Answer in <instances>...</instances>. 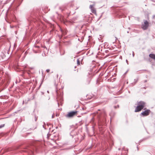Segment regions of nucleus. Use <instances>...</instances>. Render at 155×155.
<instances>
[{
    "mask_svg": "<svg viewBox=\"0 0 155 155\" xmlns=\"http://www.w3.org/2000/svg\"><path fill=\"white\" fill-rule=\"evenodd\" d=\"M145 103L143 101H140L137 103V106L136 107L135 112H136L140 111L145 107Z\"/></svg>",
    "mask_w": 155,
    "mask_h": 155,
    "instance_id": "1",
    "label": "nucleus"
},
{
    "mask_svg": "<svg viewBox=\"0 0 155 155\" xmlns=\"http://www.w3.org/2000/svg\"><path fill=\"white\" fill-rule=\"evenodd\" d=\"M77 111H72L68 113L65 115V117L67 118H71L76 115L77 113Z\"/></svg>",
    "mask_w": 155,
    "mask_h": 155,
    "instance_id": "2",
    "label": "nucleus"
},
{
    "mask_svg": "<svg viewBox=\"0 0 155 155\" xmlns=\"http://www.w3.org/2000/svg\"><path fill=\"white\" fill-rule=\"evenodd\" d=\"M149 26V23L147 20H144L143 24L142 25V28L144 30H147Z\"/></svg>",
    "mask_w": 155,
    "mask_h": 155,
    "instance_id": "3",
    "label": "nucleus"
},
{
    "mask_svg": "<svg viewBox=\"0 0 155 155\" xmlns=\"http://www.w3.org/2000/svg\"><path fill=\"white\" fill-rule=\"evenodd\" d=\"M93 3L94 4L93 5H90L89 6V8L91 9L92 12L97 15L96 10L94 7V6L95 5V3L94 2Z\"/></svg>",
    "mask_w": 155,
    "mask_h": 155,
    "instance_id": "4",
    "label": "nucleus"
},
{
    "mask_svg": "<svg viewBox=\"0 0 155 155\" xmlns=\"http://www.w3.org/2000/svg\"><path fill=\"white\" fill-rule=\"evenodd\" d=\"M150 112V110H147L141 113V114L143 116H147L149 114Z\"/></svg>",
    "mask_w": 155,
    "mask_h": 155,
    "instance_id": "5",
    "label": "nucleus"
},
{
    "mask_svg": "<svg viewBox=\"0 0 155 155\" xmlns=\"http://www.w3.org/2000/svg\"><path fill=\"white\" fill-rule=\"evenodd\" d=\"M107 57H108V58H110L111 57L112 58H115L117 56H116V55H114V54L111 53H110V54H107Z\"/></svg>",
    "mask_w": 155,
    "mask_h": 155,
    "instance_id": "6",
    "label": "nucleus"
},
{
    "mask_svg": "<svg viewBox=\"0 0 155 155\" xmlns=\"http://www.w3.org/2000/svg\"><path fill=\"white\" fill-rule=\"evenodd\" d=\"M149 56L150 58H155V54H150L149 55Z\"/></svg>",
    "mask_w": 155,
    "mask_h": 155,
    "instance_id": "7",
    "label": "nucleus"
},
{
    "mask_svg": "<svg viewBox=\"0 0 155 155\" xmlns=\"http://www.w3.org/2000/svg\"><path fill=\"white\" fill-rule=\"evenodd\" d=\"M57 101H58V100L60 99V101H61V102L62 101V100H63L62 98L61 97H60V98H59V97H57Z\"/></svg>",
    "mask_w": 155,
    "mask_h": 155,
    "instance_id": "8",
    "label": "nucleus"
},
{
    "mask_svg": "<svg viewBox=\"0 0 155 155\" xmlns=\"http://www.w3.org/2000/svg\"><path fill=\"white\" fill-rule=\"evenodd\" d=\"M77 63L78 65H79L80 64V61L79 60V59H77Z\"/></svg>",
    "mask_w": 155,
    "mask_h": 155,
    "instance_id": "9",
    "label": "nucleus"
},
{
    "mask_svg": "<svg viewBox=\"0 0 155 155\" xmlns=\"http://www.w3.org/2000/svg\"><path fill=\"white\" fill-rule=\"evenodd\" d=\"M4 126V124H2L0 125V129Z\"/></svg>",
    "mask_w": 155,
    "mask_h": 155,
    "instance_id": "10",
    "label": "nucleus"
},
{
    "mask_svg": "<svg viewBox=\"0 0 155 155\" xmlns=\"http://www.w3.org/2000/svg\"><path fill=\"white\" fill-rule=\"evenodd\" d=\"M46 71L47 72H49L50 71V70L49 69H47Z\"/></svg>",
    "mask_w": 155,
    "mask_h": 155,
    "instance_id": "11",
    "label": "nucleus"
},
{
    "mask_svg": "<svg viewBox=\"0 0 155 155\" xmlns=\"http://www.w3.org/2000/svg\"><path fill=\"white\" fill-rule=\"evenodd\" d=\"M134 52L133 51H132V56H133V57H134Z\"/></svg>",
    "mask_w": 155,
    "mask_h": 155,
    "instance_id": "12",
    "label": "nucleus"
},
{
    "mask_svg": "<svg viewBox=\"0 0 155 155\" xmlns=\"http://www.w3.org/2000/svg\"><path fill=\"white\" fill-rule=\"evenodd\" d=\"M153 19H155V15H153Z\"/></svg>",
    "mask_w": 155,
    "mask_h": 155,
    "instance_id": "13",
    "label": "nucleus"
},
{
    "mask_svg": "<svg viewBox=\"0 0 155 155\" xmlns=\"http://www.w3.org/2000/svg\"><path fill=\"white\" fill-rule=\"evenodd\" d=\"M37 118L36 117H35V121H36V120H37Z\"/></svg>",
    "mask_w": 155,
    "mask_h": 155,
    "instance_id": "14",
    "label": "nucleus"
},
{
    "mask_svg": "<svg viewBox=\"0 0 155 155\" xmlns=\"http://www.w3.org/2000/svg\"><path fill=\"white\" fill-rule=\"evenodd\" d=\"M71 134V133H70V135H71V136H72V137H73V135H72Z\"/></svg>",
    "mask_w": 155,
    "mask_h": 155,
    "instance_id": "15",
    "label": "nucleus"
},
{
    "mask_svg": "<svg viewBox=\"0 0 155 155\" xmlns=\"http://www.w3.org/2000/svg\"><path fill=\"white\" fill-rule=\"evenodd\" d=\"M54 115H52V118H54Z\"/></svg>",
    "mask_w": 155,
    "mask_h": 155,
    "instance_id": "16",
    "label": "nucleus"
},
{
    "mask_svg": "<svg viewBox=\"0 0 155 155\" xmlns=\"http://www.w3.org/2000/svg\"><path fill=\"white\" fill-rule=\"evenodd\" d=\"M30 68L31 69H33L34 68L33 67H31V68Z\"/></svg>",
    "mask_w": 155,
    "mask_h": 155,
    "instance_id": "17",
    "label": "nucleus"
},
{
    "mask_svg": "<svg viewBox=\"0 0 155 155\" xmlns=\"http://www.w3.org/2000/svg\"><path fill=\"white\" fill-rule=\"evenodd\" d=\"M70 13H69L68 14V16H69V15H70Z\"/></svg>",
    "mask_w": 155,
    "mask_h": 155,
    "instance_id": "18",
    "label": "nucleus"
},
{
    "mask_svg": "<svg viewBox=\"0 0 155 155\" xmlns=\"http://www.w3.org/2000/svg\"><path fill=\"white\" fill-rule=\"evenodd\" d=\"M119 58H122V57L121 56H120L119 57Z\"/></svg>",
    "mask_w": 155,
    "mask_h": 155,
    "instance_id": "19",
    "label": "nucleus"
},
{
    "mask_svg": "<svg viewBox=\"0 0 155 155\" xmlns=\"http://www.w3.org/2000/svg\"><path fill=\"white\" fill-rule=\"evenodd\" d=\"M58 105L59 106V103L58 102Z\"/></svg>",
    "mask_w": 155,
    "mask_h": 155,
    "instance_id": "20",
    "label": "nucleus"
},
{
    "mask_svg": "<svg viewBox=\"0 0 155 155\" xmlns=\"http://www.w3.org/2000/svg\"><path fill=\"white\" fill-rule=\"evenodd\" d=\"M31 153H32V152H33V151H32V150H31Z\"/></svg>",
    "mask_w": 155,
    "mask_h": 155,
    "instance_id": "21",
    "label": "nucleus"
},
{
    "mask_svg": "<svg viewBox=\"0 0 155 155\" xmlns=\"http://www.w3.org/2000/svg\"><path fill=\"white\" fill-rule=\"evenodd\" d=\"M43 127H44V128L45 129V127H44V125H43Z\"/></svg>",
    "mask_w": 155,
    "mask_h": 155,
    "instance_id": "22",
    "label": "nucleus"
},
{
    "mask_svg": "<svg viewBox=\"0 0 155 155\" xmlns=\"http://www.w3.org/2000/svg\"><path fill=\"white\" fill-rule=\"evenodd\" d=\"M108 52H109V51H108V50H107V54L108 53Z\"/></svg>",
    "mask_w": 155,
    "mask_h": 155,
    "instance_id": "23",
    "label": "nucleus"
},
{
    "mask_svg": "<svg viewBox=\"0 0 155 155\" xmlns=\"http://www.w3.org/2000/svg\"><path fill=\"white\" fill-rule=\"evenodd\" d=\"M108 52H109V51H108V50H107V54L108 53Z\"/></svg>",
    "mask_w": 155,
    "mask_h": 155,
    "instance_id": "24",
    "label": "nucleus"
},
{
    "mask_svg": "<svg viewBox=\"0 0 155 155\" xmlns=\"http://www.w3.org/2000/svg\"><path fill=\"white\" fill-rule=\"evenodd\" d=\"M92 62H94V61H92Z\"/></svg>",
    "mask_w": 155,
    "mask_h": 155,
    "instance_id": "25",
    "label": "nucleus"
},
{
    "mask_svg": "<svg viewBox=\"0 0 155 155\" xmlns=\"http://www.w3.org/2000/svg\"><path fill=\"white\" fill-rule=\"evenodd\" d=\"M115 38H116V39H117V38H116V37H115Z\"/></svg>",
    "mask_w": 155,
    "mask_h": 155,
    "instance_id": "26",
    "label": "nucleus"
},
{
    "mask_svg": "<svg viewBox=\"0 0 155 155\" xmlns=\"http://www.w3.org/2000/svg\"><path fill=\"white\" fill-rule=\"evenodd\" d=\"M47 92L49 93V91H47Z\"/></svg>",
    "mask_w": 155,
    "mask_h": 155,
    "instance_id": "27",
    "label": "nucleus"
},
{
    "mask_svg": "<svg viewBox=\"0 0 155 155\" xmlns=\"http://www.w3.org/2000/svg\"><path fill=\"white\" fill-rule=\"evenodd\" d=\"M127 33H129V32H128V31H127Z\"/></svg>",
    "mask_w": 155,
    "mask_h": 155,
    "instance_id": "28",
    "label": "nucleus"
}]
</instances>
